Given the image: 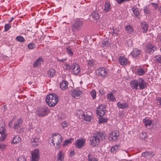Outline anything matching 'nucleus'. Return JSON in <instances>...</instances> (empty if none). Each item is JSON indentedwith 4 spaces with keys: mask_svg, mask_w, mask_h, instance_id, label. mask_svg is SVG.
Segmentation results:
<instances>
[{
    "mask_svg": "<svg viewBox=\"0 0 161 161\" xmlns=\"http://www.w3.org/2000/svg\"><path fill=\"white\" fill-rule=\"evenodd\" d=\"M141 28L143 30V32L145 33L148 31V26L147 23L145 21H143L141 23Z\"/></svg>",
    "mask_w": 161,
    "mask_h": 161,
    "instance_id": "nucleus-22",
    "label": "nucleus"
},
{
    "mask_svg": "<svg viewBox=\"0 0 161 161\" xmlns=\"http://www.w3.org/2000/svg\"><path fill=\"white\" fill-rule=\"evenodd\" d=\"M57 59L58 61H60L61 62H63L64 61L66 60L67 59V58H62V59H59L57 58Z\"/></svg>",
    "mask_w": 161,
    "mask_h": 161,
    "instance_id": "nucleus-56",
    "label": "nucleus"
},
{
    "mask_svg": "<svg viewBox=\"0 0 161 161\" xmlns=\"http://www.w3.org/2000/svg\"><path fill=\"white\" fill-rule=\"evenodd\" d=\"M109 39L108 38H105L102 42V47H104L107 46L109 44Z\"/></svg>",
    "mask_w": 161,
    "mask_h": 161,
    "instance_id": "nucleus-34",
    "label": "nucleus"
},
{
    "mask_svg": "<svg viewBox=\"0 0 161 161\" xmlns=\"http://www.w3.org/2000/svg\"><path fill=\"white\" fill-rule=\"evenodd\" d=\"M158 11L161 13V6L160 7L158 8Z\"/></svg>",
    "mask_w": 161,
    "mask_h": 161,
    "instance_id": "nucleus-62",
    "label": "nucleus"
},
{
    "mask_svg": "<svg viewBox=\"0 0 161 161\" xmlns=\"http://www.w3.org/2000/svg\"><path fill=\"white\" fill-rule=\"evenodd\" d=\"M117 106L119 108L123 109H126L129 107V104L126 103H121L119 102L117 103Z\"/></svg>",
    "mask_w": 161,
    "mask_h": 161,
    "instance_id": "nucleus-21",
    "label": "nucleus"
},
{
    "mask_svg": "<svg viewBox=\"0 0 161 161\" xmlns=\"http://www.w3.org/2000/svg\"><path fill=\"white\" fill-rule=\"evenodd\" d=\"M88 161H98L97 159L93 156L91 153L88 155Z\"/></svg>",
    "mask_w": 161,
    "mask_h": 161,
    "instance_id": "nucleus-38",
    "label": "nucleus"
},
{
    "mask_svg": "<svg viewBox=\"0 0 161 161\" xmlns=\"http://www.w3.org/2000/svg\"><path fill=\"white\" fill-rule=\"evenodd\" d=\"M82 22L81 20L78 19H76L72 25V31L74 32L75 31L77 32L79 31L82 27Z\"/></svg>",
    "mask_w": 161,
    "mask_h": 161,
    "instance_id": "nucleus-7",
    "label": "nucleus"
},
{
    "mask_svg": "<svg viewBox=\"0 0 161 161\" xmlns=\"http://www.w3.org/2000/svg\"><path fill=\"white\" fill-rule=\"evenodd\" d=\"M82 117H84V119L85 120L89 122L91 121V117L90 115H88L87 114H83L81 115Z\"/></svg>",
    "mask_w": 161,
    "mask_h": 161,
    "instance_id": "nucleus-36",
    "label": "nucleus"
},
{
    "mask_svg": "<svg viewBox=\"0 0 161 161\" xmlns=\"http://www.w3.org/2000/svg\"><path fill=\"white\" fill-rule=\"evenodd\" d=\"M105 137L104 133L101 132H97L93 136L90 137L89 140L91 145L93 147L97 146L99 143L100 140H103L105 139Z\"/></svg>",
    "mask_w": 161,
    "mask_h": 161,
    "instance_id": "nucleus-1",
    "label": "nucleus"
},
{
    "mask_svg": "<svg viewBox=\"0 0 161 161\" xmlns=\"http://www.w3.org/2000/svg\"><path fill=\"white\" fill-rule=\"evenodd\" d=\"M53 138L51 139V142L55 145V144L58 146V149L60 147V144L63 140V137L61 135L58 133H53Z\"/></svg>",
    "mask_w": 161,
    "mask_h": 161,
    "instance_id": "nucleus-4",
    "label": "nucleus"
},
{
    "mask_svg": "<svg viewBox=\"0 0 161 161\" xmlns=\"http://www.w3.org/2000/svg\"><path fill=\"white\" fill-rule=\"evenodd\" d=\"M82 92L78 89H74L73 90L71 94V96L75 99H79L80 97V96L82 94Z\"/></svg>",
    "mask_w": 161,
    "mask_h": 161,
    "instance_id": "nucleus-15",
    "label": "nucleus"
},
{
    "mask_svg": "<svg viewBox=\"0 0 161 161\" xmlns=\"http://www.w3.org/2000/svg\"><path fill=\"white\" fill-rule=\"evenodd\" d=\"M116 90H113L109 94H111L112 95H114V94L116 92Z\"/></svg>",
    "mask_w": 161,
    "mask_h": 161,
    "instance_id": "nucleus-60",
    "label": "nucleus"
},
{
    "mask_svg": "<svg viewBox=\"0 0 161 161\" xmlns=\"http://www.w3.org/2000/svg\"><path fill=\"white\" fill-rule=\"evenodd\" d=\"M74 140V139L72 137H70L69 139L65 140L63 144V146L64 147L67 146L68 144L71 143Z\"/></svg>",
    "mask_w": 161,
    "mask_h": 161,
    "instance_id": "nucleus-33",
    "label": "nucleus"
},
{
    "mask_svg": "<svg viewBox=\"0 0 161 161\" xmlns=\"http://www.w3.org/2000/svg\"><path fill=\"white\" fill-rule=\"evenodd\" d=\"M46 101L48 105L50 107H54L58 102V97L54 93L50 94L47 96Z\"/></svg>",
    "mask_w": 161,
    "mask_h": 161,
    "instance_id": "nucleus-3",
    "label": "nucleus"
},
{
    "mask_svg": "<svg viewBox=\"0 0 161 161\" xmlns=\"http://www.w3.org/2000/svg\"><path fill=\"white\" fill-rule=\"evenodd\" d=\"M64 65L66 67L65 68V69L67 70H69L72 67V64L70 65L69 64H68L66 63H64Z\"/></svg>",
    "mask_w": 161,
    "mask_h": 161,
    "instance_id": "nucleus-47",
    "label": "nucleus"
},
{
    "mask_svg": "<svg viewBox=\"0 0 161 161\" xmlns=\"http://www.w3.org/2000/svg\"><path fill=\"white\" fill-rule=\"evenodd\" d=\"M42 62V58L41 57H39L34 63L33 64V67H38L39 65L41 64V63Z\"/></svg>",
    "mask_w": 161,
    "mask_h": 161,
    "instance_id": "nucleus-27",
    "label": "nucleus"
},
{
    "mask_svg": "<svg viewBox=\"0 0 161 161\" xmlns=\"http://www.w3.org/2000/svg\"><path fill=\"white\" fill-rule=\"evenodd\" d=\"M13 125V123H12V121H10L8 124V126H11Z\"/></svg>",
    "mask_w": 161,
    "mask_h": 161,
    "instance_id": "nucleus-61",
    "label": "nucleus"
},
{
    "mask_svg": "<svg viewBox=\"0 0 161 161\" xmlns=\"http://www.w3.org/2000/svg\"><path fill=\"white\" fill-rule=\"evenodd\" d=\"M143 122L145 124V125L147 127L148 126H150L152 124V121L151 120L149 119H144L143 120Z\"/></svg>",
    "mask_w": 161,
    "mask_h": 161,
    "instance_id": "nucleus-39",
    "label": "nucleus"
},
{
    "mask_svg": "<svg viewBox=\"0 0 161 161\" xmlns=\"http://www.w3.org/2000/svg\"><path fill=\"white\" fill-rule=\"evenodd\" d=\"M17 161H26V160L25 157L20 156L19 157Z\"/></svg>",
    "mask_w": 161,
    "mask_h": 161,
    "instance_id": "nucleus-53",
    "label": "nucleus"
},
{
    "mask_svg": "<svg viewBox=\"0 0 161 161\" xmlns=\"http://www.w3.org/2000/svg\"><path fill=\"white\" fill-rule=\"evenodd\" d=\"M125 31L131 34L133 31V27L132 26L128 25L125 27Z\"/></svg>",
    "mask_w": 161,
    "mask_h": 161,
    "instance_id": "nucleus-37",
    "label": "nucleus"
},
{
    "mask_svg": "<svg viewBox=\"0 0 161 161\" xmlns=\"http://www.w3.org/2000/svg\"><path fill=\"white\" fill-rule=\"evenodd\" d=\"M31 154V161H38L39 158L40 153L38 149H35L32 151Z\"/></svg>",
    "mask_w": 161,
    "mask_h": 161,
    "instance_id": "nucleus-12",
    "label": "nucleus"
},
{
    "mask_svg": "<svg viewBox=\"0 0 161 161\" xmlns=\"http://www.w3.org/2000/svg\"><path fill=\"white\" fill-rule=\"evenodd\" d=\"M5 147V145L2 143H0V150H3Z\"/></svg>",
    "mask_w": 161,
    "mask_h": 161,
    "instance_id": "nucleus-55",
    "label": "nucleus"
},
{
    "mask_svg": "<svg viewBox=\"0 0 161 161\" xmlns=\"http://www.w3.org/2000/svg\"><path fill=\"white\" fill-rule=\"evenodd\" d=\"M144 12L146 14H149L150 13V11L147 6H146L144 8Z\"/></svg>",
    "mask_w": 161,
    "mask_h": 161,
    "instance_id": "nucleus-51",
    "label": "nucleus"
},
{
    "mask_svg": "<svg viewBox=\"0 0 161 161\" xmlns=\"http://www.w3.org/2000/svg\"><path fill=\"white\" fill-rule=\"evenodd\" d=\"M61 125L63 128H64L65 127H66L68 126V123H67L66 122L64 121L62 123Z\"/></svg>",
    "mask_w": 161,
    "mask_h": 161,
    "instance_id": "nucleus-54",
    "label": "nucleus"
},
{
    "mask_svg": "<svg viewBox=\"0 0 161 161\" xmlns=\"http://www.w3.org/2000/svg\"><path fill=\"white\" fill-rule=\"evenodd\" d=\"M137 73L138 75H142L145 73L144 70L142 68L138 69L137 71Z\"/></svg>",
    "mask_w": 161,
    "mask_h": 161,
    "instance_id": "nucleus-43",
    "label": "nucleus"
},
{
    "mask_svg": "<svg viewBox=\"0 0 161 161\" xmlns=\"http://www.w3.org/2000/svg\"><path fill=\"white\" fill-rule=\"evenodd\" d=\"M71 69L73 71L74 75L78 74L80 71V69L79 65L75 63H73L72 64Z\"/></svg>",
    "mask_w": 161,
    "mask_h": 161,
    "instance_id": "nucleus-14",
    "label": "nucleus"
},
{
    "mask_svg": "<svg viewBox=\"0 0 161 161\" xmlns=\"http://www.w3.org/2000/svg\"><path fill=\"white\" fill-rule=\"evenodd\" d=\"M154 155L153 152L150 151H146L142 153V157H145L148 159L151 158Z\"/></svg>",
    "mask_w": 161,
    "mask_h": 161,
    "instance_id": "nucleus-17",
    "label": "nucleus"
},
{
    "mask_svg": "<svg viewBox=\"0 0 161 161\" xmlns=\"http://www.w3.org/2000/svg\"><path fill=\"white\" fill-rule=\"evenodd\" d=\"M75 155V153L74 151H72L70 152V156L72 157Z\"/></svg>",
    "mask_w": 161,
    "mask_h": 161,
    "instance_id": "nucleus-58",
    "label": "nucleus"
},
{
    "mask_svg": "<svg viewBox=\"0 0 161 161\" xmlns=\"http://www.w3.org/2000/svg\"><path fill=\"white\" fill-rule=\"evenodd\" d=\"M155 59L157 62L161 64V55H157L155 56Z\"/></svg>",
    "mask_w": 161,
    "mask_h": 161,
    "instance_id": "nucleus-45",
    "label": "nucleus"
},
{
    "mask_svg": "<svg viewBox=\"0 0 161 161\" xmlns=\"http://www.w3.org/2000/svg\"><path fill=\"white\" fill-rule=\"evenodd\" d=\"M5 137L4 136H1L0 137V141H3L5 139Z\"/></svg>",
    "mask_w": 161,
    "mask_h": 161,
    "instance_id": "nucleus-59",
    "label": "nucleus"
},
{
    "mask_svg": "<svg viewBox=\"0 0 161 161\" xmlns=\"http://www.w3.org/2000/svg\"><path fill=\"white\" fill-rule=\"evenodd\" d=\"M156 101L158 105L161 106V97H157L156 99Z\"/></svg>",
    "mask_w": 161,
    "mask_h": 161,
    "instance_id": "nucleus-52",
    "label": "nucleus"
},
{
    "mask_svg": "<svg viewBox=\"0 0 161 161\" xmlns=\"http://www.w3.org/2000/svg\"><path fill=\"white\" fill-rule=\"evenodd\" d=\"M95 63L94 60L92 59L88 60L87 62V64H88V67H91L93 66L95 64Z\"/></svg>",
    "mask_w": 161,
    "mask_h": 161,
    "instance_id": "nucleus-41",
    "label": "nucleus"
},
{
    "mask_svg": "<svg viewBox=\"0 0 161 161\" xmlns=\"http://www.w3.org/2000/svg\"><path fill=\"white\" fill-rule=\"evenodd\" d=\"M106 106L104 104L100 105L97 109V114L100 117L103 116L106 112Z\"/></svg>",
    "mask_w": 161,
    "mask_h": 161,
    "instance_id": "nucleus-8",
    "label": "nucleus"
},
{
    "mask_svg": "<svg viewBox=\"0 0 161 161\" xmlns=\"http://www.w3.org/2000/svg\"><path fill=\"white\" fill-rule=\"evenodd\" d=\"M14 19V18H11V19L9 20V21L10 22L12 21L13 19Z\"/></svg>",
    "mask_w": 161,
    "mask_h": 161,
    "instance_id": "nucleus-64",
    "label": "nucleus"
},
{
    "mask_svg": "<svg viewBox=\"0 0 161 161\" xmlns=\"http://www.w3.org/2000/svg\"><path fill=\"white\" fill-rule=\"evenodd\" d=\"M49 111V110L47 107H39L36 110V114L39 116L44 117L48 114Z\"/></svg>",
    "mask_w": 161,
    "mask_h": 161,
    "instance_id": "nucleus-5",
    "label": "nucleus"
},
{
    "mask_svg": "<svg viewBox=\"0 0 161 161\" xmlns=\"http://www.w3.org/2000/svg\"><path fill=\"white\" fill-rule=\"evenodd\" d=\"M107 97V99H108L110 101H115L116 100V98L114 95H112L111 94H108Z\"/></svg>",
    "mask_w": 161,
    "mask_h": 161,
    "instance_id": "nucleus-32",
    "label": "nucleus"
},
{
    "mask_svg": "<svg viewBox=\"0 0 161 161\" xmlns=\"http://www.w3.org/2000/svg\"><path fill=\"white\" fill-rule=\"evenodd\" d=\"M21 141V138L18 135H16L14 136L12 139V143L14 144H17Z\"/></svg>",
    "mask_w": 161,
    "mask_h": 161,
    "instance_id": "nucleus-30",
    "label": "nucleus"
},
{
    "mask_svg": "<svg viewBox=\"0 0 161 161\" xmlns=\"http://www.w3.org/2000/svg\"><path fill=\"white\" fill-rule=\"evenodd\" d=\"M85 142L86 140L84 139L79 138L76 140L75 146L77 148L80 149L85 146Z\"/></svg>",
    "mask_w": 161,
    "mask_h": 161,
    "instance_id": "nucleus-11",
    "label": "nucleus"
},
{
    "mask_svg": "<svg viewBox=\"0 0 161 161\" xmlns=\"http://www.w3.org/2000/svg\"><path fill=\"white\" fill-rule=\"evenodd\" d=\"M141 53L142 51L141 50L135 48L133 49L130 54L133 57H136L139 55Z\"/></svg>",
    "mask_w": 161,
    "mask_h": 161,
    "instance_id": "nucleus-16",
    "label": "nucleus"
},
{
    "mask_svg": "<svg viewBox=\"0 0 161 161\" xmlns=\"http://www.w3.org/2000/svg\"><path fill=\"white\" fill-rule=\"evenodd\" d=\"M97 74L99 76L105 78L108 75L107 69L104 67H100L96 70Z\"/></svg>",
    "mask_w": 161,
    "mask_h": 161,
    "instance_id": "nucleus-9",
    "label": "nucleus"
},
{
    "mask_svg": "<svg viewBox=\"0 0 161 161\" xmlns=\"http://www.w3.org/2000/svg\"><path fill=\"white\" fill-rule=\"evenodd\" d=\"M120 148L119 145H115L112 147L111 149V151L112 153H115Z\"/></svg>",
    "mask_w": 161,
    "mask_h": 161,
    "instance_id": "nucleus-31",
    "label": "nucleus"
},
{
    "mask_svg": "<svg viewBox=\"0 0 161 161\" xmlns=\"http://www.w3.org/2000/svg\"><path fill=\"white\" fill-rule=\"evenodd\" d=\"M159 41L161 43V35L159 36Z\"/></svg>",
    "mask_w": 161,
    "mask_h": 161,
    "instance_id": "nucleus-63",
    "label": "nucleus"
},
{
    "mask_svg": "<svg viewBox=\"0 0 161 161\" xmlns=\"http://www.w3.org/2000/svg\"><path fill=\"white\" fill-rule=\"evenodd\" d=\"M91 16L93 18L95 19L96 21L98 20L99 18V16L97 11H94L92 12L91 14Z\"/></svg>",
    "mask_w": 161,
    "mask_h": 161,
    "instance_id": "nucleus-28",
    "label": "nucleus"
},
{
    "mask_svg": "<svg viewBox=\"0 0 161 161\" xmlns=\"http://www.w3.org/2000/svg\"><path fill=\"white\" fill-rule=\"evenodd\" d=\"M22 120L21 119H18L14 124V128L17 133L20 132V130L22 129Z\"/></svg>",
    "mask_w": 161,
    "mask_h": 161,
    "instance_id": "nucleus-10",
    "label": "nucleus"
},
{
    "mask_svg": "<svg viewBox=\"0 0 161 161\" xmlns=\"http://www.w3.org/2000/svg\"><path fill=\"white\" fill-rule=\"evenodd\" d=\"M4 126V121L2 118L0 117V133L2 135L4 134L6 131L3 127Z\"/></svg>",
    "mask_w": 161,
    "mask_h": 161,
    "instance_id": "nucleus-20",
    "label": "nucleus"
},
{
    "mask_svg": "<svg viewBox=\"0 0 161 161\" xmlns=\"http://www.w3.org/2000/svg\"><path fill=\"white\" fill-rule=\"evenodd\" d=\"M157 49V47L151 43H147L146 46V52L149 54H153Z\"/></svg>",
    "mask_w": 161,
    "mask_h": 161,
    "instance_id": "nucleus-6",
    "label": "nucleus"
},
{
    "mask_svg": "<svg viewBox=\"0 0 161 161\" xmlns=\"http://www.w3.org/2000/svg\"><path fill=\"white\" fill-rule=\"evenodd\" d=\"M16 39L17 41L20 42H25V39L24 38L20 36H17L16 38Z\"/></svg>",
    "mask_w": 161,
    "mask_h": 161,
    "instance_id": "nucleus-42",
    "label": "nucleus"
},
{
    "mask_svg": "<svg viewBox=\"0 0 161 161\" xmlns=\"http://www.w3.org/2000/svg\"><path fill=\"white\" fill-rule=\"evenodd\" d=\"M90 94L93 99L96 98V92L95 90H92L90 92Z\"/></svg>",
    "mask_w": 161,
    "mask_h": 161,
    "instance_id": "nucleus-46",
    "label": "nucleus"
},
{
    "mask_svg": "<svg viewBox=\"0 0 161 161\" xmlns=\"http://www.w3.org/2000/svg\"><path fill=\"white\" fill-rule=\"evenodd\" d=\"M108 121V119L107 118H103L101 117L99 119V123L101 124L103 123L106 122Z\"/></svg>",
    "mask_w": 161,
    "mask_h": 161,
    "instance_id": "nucleus-44",
    "label": "nucleus"
},
{
    "mask_svg": "<svg viewBox=\"0 0 161 161\" xmlns=\"http://www.w3.org/2000/svg\"><path fill=\"white\" fill-rule=\"evenodd\" d=\"M123 115V112L122 111H119L118 114V116L119 117H122Z\"/></svg>",
    "mask_w": 161,
    "mask_h": 161,
    "instance_id": "nucleus-57",
    "label": "nucleus"
},
{
    "mask_svg": "<svg viewBox=\"0 0 161 161\" xmlns=\"http://www.w3.org/2000/svg\"><path fill=\"white\" fill-rule=\"evenodd\" d=\"M119 62L122 65H125L127 63L126 59L124 56H120L119 58Z\"/></svg>",
    "mask_w": 161,
    "mask_h": 161,
    "instance_id": "nucleus-25",
    "label": "nucleus"
},
{
    "mask_svg": "<svg viewBox=\"0 0 161 161\" xmlns=\"http://www.w3.org/2000/svg\"><path fill=\"white\" fill-rule=\"evenodd\" d=\"M11 27V25L8 24H7L5 25L4 26V31H8Z\"/></svg>",
    "mask_w": 161,
    "mask_h": 161,
    "instance_id": "nucleus-49",
    "label": "nucleus"
},
{
    "mask_svg": "<svg viewBox=\"0 0 161 161\" xmlns=\"http://www.w3.org/2000/svg\"><path fill=\"white\" fill-rule=\"evenodd\" d=\"M68 82L66 80H63L60 84V88L63 90L66 89L68 87Z\"/></svg>",
    "mask_w": 161,
    "mask_h": 161,
    "instance_id": "nucleus-24",
    "label": "nucleus"
},
{
    "mask_svg": "<svg viewBox=\"0 0 161 161\" xmlns=\"http://www.w3.org/2000/svg\"><path fill=\"white\" fill-rule=\"evenodd\" d=\"M147 134L146 132H142L139 135V137L140 138L145 140L147 138Z\"/></svg>",
    "mask_w": 161,
    "mask_h": 161,
    "instance_id": "nucleus-40",
    "label": "nucleus"
},
{
    "mask_svg": "<svg viewBox=\"0 0 161 161\" xmlns=\"http://www.w3.org/2000/svg\"><path fill=\"white\" fill-rule=\"evenodd\" d=\"M145 82L142 78H139L138 79H134L130 82V85L132 89L137 90L138 89V86L139 89L143 90L145 87Z\"/></svg>",
    "mask_w": 161,
    "mask_h": 161,
    "instance_id": "nucleus-2",
    "label": "nucleus"
},
{
    "mask_svg": "<svg viewBox=\"0 0 161 161\" xmlns=\"http://www.w3.org/2000/svg\"><path fill=\"white\" fill-rule=\"evenodd\" d=\"M151 4L152 5L153 7L154 8V10H156L158 9V5L157 3H151Z\"/></svg>",
    "mask_w": 161,
    "mask_h": 161,
    "instance_id": "nucleus-50",
    "label": "nucleus"
},
{
    "mask_svg": "<svg viewBox=\"0 0 161 161\" xmlns=\"http://www.w3.org/2000/svg\"><path fill=\"white\" fill-rule=\"evenodd\" d=\"M35 45L34 43H31L29 44L28 45V48L31 49H32L35 48Z\"/></svg>",
    "mask_w": 161,
    "mask_h": 161,
    "instance_id": "nucleus-48",
    "label": "nucleus"
},
{
    "mask_svg": "<svg viewBox=\"0 0 161 161\" xmlns=\"http://www.w3.org/2000/svg\"><path fill=\"white\" fill-rule=\"evenodd\" d=\"M119 135V133L117 131H112L109 135V139L113 142L115 141L118 139Z\"/></svg>",
    "mask_w": 161,
    "mask_h": 161,
    "instance_id": "nucleus-13",
    "label": "nucleus"
},
{
    "mask_svg": "<svg viewBox=\"0 0 161 161\" xmlns=\"http://www.w3.org/2000/svg\"><path fill=\"white\" fill-rule=\"evenodd\" d=\"M111 8V3L110 2L108 1L106 2L104 4V8L103 9L105 12L107 13L110 11Z\"/></svg>",
    "mask_w": 161,
    "mask_h": 161,
    "instance_id": "nucleus-23",
    "label": "nucleus"
},
{
    "mask_svg": "<svg viewBox=\"0 0 161 161\" xmlns=\"http://www.w3.org/2000/svg\"><path fill=\"white\" fill-rule=\"evenodd\" d=\"M66 52L70 56H72L74 54V52L72 51V49L70 46H69L66 48Z\"/></svg>",
    "mask_w": 161,
    "mask_h": 161,
    "instance_id": "nucleus-35",
    "label": "nucleus"
},
{
    "mask_svg": "<svg viewBox=\"0 0 161 161\" xmlns=\"http://www.w3.org/2000/svg\"><path fill=\"white\" fill-rule=\"evenodd\" d=\"M40 140L38 137L32 138L31 139V143L33 147L39 145Z\"/></svg>",
    "mask_w": 161,
    "mask_h": 161,
    "instance_id": "nucleus-18",
    "label": "nucleus"
},
{
    "mask_svg": "<svg viewBox=\"0 0 161 161\" xmlns=\"http://www.w3.org/2000/svg\"><path fill=\"white\" fill-rule=\"evenodd\" d=\"M131 10L132 11L133 14L135 17H138L140 13L138 9L136 7H132L131 8Z\"/></svg>",
    "mask_w": 161,
    "mask_h": 161,
    "instance_id": "nucleus-29",
    "label": "nucleus"
},
{
    "mask_svg": "<svg viewBox=\"0 0 161 161\" xmlns=\"http://www.w3.org/2000/svg\"><path fill=\"white\" fill-rule=\"evenodd\" d=\"M56 74V71L54 69H51L48 70L47 73L48 76L50 78L53 77Z\"/></svg>",
    "mask_w": 161,
    "mask_h": 161,
    "instance_id": "nucleus-26",
    "label": "nucleus"
},
{
    "mask_svg": "<svg viewBox=\"0 0 161 161\" xmlns=\"http://www.w3.org/2000/svg\"><path fill=\"white\" fill-rule=\"evenodd\" d=\"M64 153L63 151L62 150L59 151L57 156V161H64Z\"/></svg>",
    "mask_w": 161,
    "mask_h": 161,
    "instance_id": "nucleus-19",
    "label": "nucleus"
}]
</instances>
